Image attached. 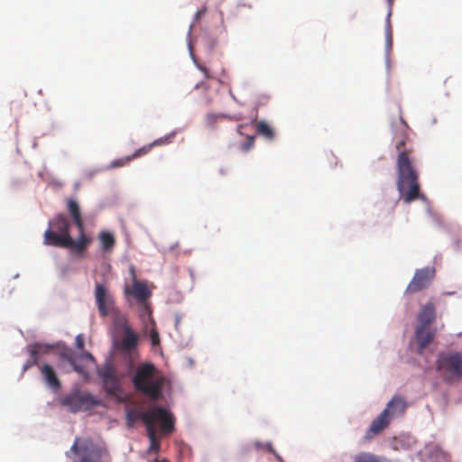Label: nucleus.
Here are the masks:
<instances>
[{
  "label": "nucleus",
  "mask_w": 462,
  "mask_h": 462,
  "mask_svg": "<svg viewBox=\"0 0 462 462\" xmlns=\"http://www.w3.org/2000/svg\"><path fill=\"white\" fill-rule=\"evenodd\" d=\"M408 126L402 120V134L395 137V149L398 152L396 167V186L399 191V199L409 204L421 197L419 183V173L413 165V149L407 147L409 139Z\"/></svg>",
  "instance_id": "1"
},
{
  "label": "nucleus",
  "mask_w": 462,
  "mask_h": 462,
  "mask_svg": "<svg viewBox=\"0 0 462 462\" xmlns=\"http://www.w3.org/2000/svg\"><path fill=\"white\" fill-rule=\"evenodd\" d=\"M91 241V237L82 233H79L77 239L72 238L69 234V222L63 214H58L50 220L49 228L44 232L46 245L69 248L78 254H82Z\"/></svg>",
  "instance_id": "2"
},
{
  "label": "nucleus",
  "mask_w": 462,
  "mask_h": 462,
  "mask_svg": "<svg viewBox=\"0 0 462 462\" xmlns=\"http://www.w3.org/2000/svg\"><path fill=\"white\" fill-rule=\"evenodd\" d=\"M132 383L136 392L152 401H157L162 396L164 378L159 374L153 364L145 363L137 367Z\"/></svg>",
  "instance_id": "3"
},
{
  "label": "nucleus",
  "mask_w": 462,
  "mask_h": 462,
  "mask_svg": "<svg viewBox=\"0 0 462 462\" xmlns=\"http://www.w3.org/2000/svg\"><path fill=\"white\" fill-rule=\"evenodd\" d=\"M152 424L159 423L160 430L162 435H171L175 430V418L174 416L165 408L162 406H152L145 412H140L135 409H130L126 411V426L131 429L134 423L141 420L146 426V419Z\"/></svg>",
  "instance_id": "4"
},
{
  "label": "nucleus",
  "mask_w": 462,
  "mask_h": 462,
  "mask_svg": "<svg viewBox=\"0 0 462 462\" xmlns=\"http://www.w3.org/2000/svg\"><path fill=\"white\" fill-rule=\"evenodd\" d=\"M407 407V402L402 396L394 395L379 415L372 420L364 436V440L365 442L371 441L390 425L392 420L403 416Z\"/></svg>",
  "instance_id": "5"
},
{
  "label": "nucleus",
  "mask_w": 462,
  "mask_h": 462,
  "mask_svg": "<svg viewBox=\"0 0 462 462\" xmlns=\"http://www.w3.org/2000/svg\"><path fill=\"white\" fill-rule=\"evenodd\" d=\"M75 456L74 462H109L110 455L103 441H95L90 438L77 437L70 448Z\"/></svg>",
  "instance_id": "6"
},
{
  "label": "nucleus",
  "mask_w": 462,
  "mask_h": 462,
  "mask_svg": "<svg viewBox=\"0 0 462 462\" xmlns=\"http://www.w3.org/2000/svg\"><path fill=\"white\" fill-rule=\"evenodd\" d=\"M435 368L445 383H459L462 380V352L440 351L437 356Z\"/></svg>",
  "instance_id": "7"
},
{
  "label": "nucleus",
  "mask_w": 462,
  "mask_h": 462,
  "mask_svg": "<svg viewBox=\"0 0 462 462\" xmlns=\"http://www.w3.org/2000/svg\"><path fill=\"white\" fill-rule=\"evenodd\" d=\"M100 401L93 394L80 390L72 391L61 400V404L67 407L71 412H78L81 410L88 411L100 405Z\"/></svg>",
  "instance_id": "8"
},
{
  "label": "nucleus",
  "mask_w": 462,
  "mask_h": 462,
  "mask_svg": "<svg viewBox=\"0 0 462 462\" xmlns=\"http://www.w3.org/2000/svg\"><path fill=\"white\" fill-rule=\"evenodd\" d=\"M95 300L98 312L101 317L114 316V322L119 316H124L116 307V302L112 293L102 283H96Z\"/></svg>",
  "instance_id": "9"
},
{
  "label": "nucleus",
  "mask_w": 462,
  "mask_h": 462,
  "mask_svg": "<svg viewBox=\"0 0 462 462\" xmlns=\"http://www.w3.org/2000/svg\"><path fill=\"white\" fill-rule=\"evenodd\" d=\"M435 277L433 267H425L415 271L414 275L406 287L405 292L413 294L427 289Z\"/></svg>",
  "instance_id": "10"
},
{
  "label": "nucleus",
  "mask_w": 462,
  "mask_h": 462,
  "mask_svg": "<svg viewBox=\"0 0 462 462\" xmlns=\"http://www.w3.org/2000/svg\"><path fill=\"white\" fill-rule=\"evenodd\" d=\"M97 374L101 378L104 388L108 395H116L121 390L116 370L111 363H106L104 366L97 371Z\"/></svg>",
  "instance_id": "11"
},
{
  "label": "nucleus",
  "mask_w": 462,
  "mask_h": 462,
  "mask_svg": "<svg viewBox=\"0 0 462 462\" xmlns=\"http://www.w3.org/2000/svg\"><path fill=\"white\" fill-rule=\"evenodd\" d=\"M131 272L133 275H134V270L133 268ZM125 294L126 296H133L139 303L143 304L144 310L149 314L151 313V310L146 301L152 296V291L149 290L145 282L138 281L135 276H134L133 284L131 287H125Z\"/></svg>",
  "instance_id": "12"
},
{
  "label": "nucleus",
  "mask_w": 462,
  "mask_h": 462,
  "mask_svg": "<svg viewBox=\"0 0 462 462\" xmlns=\"http://www.w3.org/2000/svg\"><path fill=\"white\" fill-rule=\"evenodd\" d=\"M115 325L120 327L124 331V336L119 343L120 349L125 352H130L135 348L138 343V337L127 323L126 317L119 316L115 321Z\"/></svg>",
  "instance_id": "13"
},
{
  "label": "nucleus",
  "mask_w": 462,
  "mask_h": 462,
  "mask_svg": "<svg viewBox=\"0 0 462 462\" xmlns=\"http://www.w3.org/2000/svg\"><path fill=\"white\" fill-rule=\"evenodd\" d=\"M41 376L48 388L53 392H58L61 388V382L54 367L49 364L38 365Z\"/></svg>",
  "instance_id": "14"
},
{
  "label": "nucleus",
  "mask_w": 462,
  "mask_h": 462,
  "mask_svg": "<svg viewBox=\"0 0 462 462\" xmlns=\"http://www.w3.org/2000/svg\"><path fill=\"white\" fill-rule=\"evenodd\" d=\"M435 330L430 327L417 326L415 338L418 344V353L422 354L424 349L433 341Z\"/></svg>",
  "instance_id": "15"
},
{
  "label": "nucleus",
  "mask_w": 462,
  "mask_h": 462,
  "mask_svg": "<svg viewBox=\"0 0 462 462\" xmlns=\"http://www.w3.org/2000/svg\"><path fill=\"white\" fill-rule=\"evenodd\" d=\"M435 319H436L435 306L431 301H430V302L426 303L420 310V312L417 316V320H418L417 326L430 327V325L435 321Z\"/></svg>",
  "instance_id": "16"
},
{
  "label": "nucleus",
  "mask_w": 462,
  "mask_h": 462,
  "mask_svg": "<svg viewBox=\"0 0 462 462\" xmlns=\"http://www.w3.org/2000/svg\"><path fill=\"white\" fill-rule=\"evenodd\" d=\"M67 208L73 223L78 228L79 233L86 234L84 221L81 216L79 203L73 199H69L67 200Z\"/></svg>",
  "instance_id": "17"
},
{
  "label": "nucleus",
  "mask_w": 462,
  "mask_h": 462,
  "mask_svg": "<svg viewBox=\"0 0 462 462\" xmlns=\"http://www.w3.org/2000/svg\"><path fill=\"white\" fill-rule=\"evenodd\" d=\"M146 419V434L149 439V447L146 450L147 454H158L161 451V439L157 436V432L155 430L156 424H152L148 420V418Z\"/></svg>",
  "instance_id": "18"
},
{
  "label": "nucleus",
  "mask_w": 462,
  "mask_h": 462,
  "mask_svg": "<svg viewBox=\"0 0 462 462\" xmlns=\"http://www.w3.org/2000/svg\"><path fill=\"white\" fill-rule=\"evenodd\" d=\"M147 149H148V147H142V148L136 150L131 155L116 159V160H114L113 162H110V164H109V166L107 168L108 169H115V168H118V167H124V166L127 165L132 160L147 154Z\"/></svg>",
  "instance_id": "19"
},
{
  "label": "nucleus",
  "mask_w": 462,
  "mask_h": 462,
  "mask_svg": "<svg viewBox=\"0 0 462 462\" xmlns=\"http://www.w3.org/2000/svg\"><path fill=\"white\" fill-rule=\"evenodd\" d=\"M83 359H87V360H89V361L95 363L94 356L90 353L87 352V353H84V354L79 356L75 359L74 364H72L70 366L72 367L73 371L77 372L79 374H80L84 378L88 379L89 376L88 372L87 371L85 366L79 363V361L83 360Z\"/></svg>",
  "instance_id": "20"
},
{
  "label": "nucleus",
  "mask_w": 462,
  "mask_h": 462,
  "mask_svg": "<svg viewBox=\"0 0 462 462\" xmlns=\"http://www.w3.org/2000/svg\"><path fill=\"white\" fill-rule=\"evenodd\" d=\"M98 240L103 252H111L115 247L116 239L109 231H101L98 235Z\"/></svg>",
  "instance_id": "21"
},
{
  "label": "nucleus",
  "mask_w": 462,
  "mask_h": 462,
  "mask_svg": "<svg viewBox=\"0 0 462 462\" xmlns=\"http://www.w3.org/2000/svg\"><path fill=\"white\" fill-rule=\"evenodd\" d=\"M255 132L258 135L272 141L275 137V131L273 128L264 121H258L254 123Z\"/></svg>",
  "instance_id": "22"
},
{
  "label": "nucleus",
  "mask_w": 462,
  "mask_h": 462,
  "mask_svg": "<svg viewBox=\"0 0 462 462\" xmlns=\"http://www.w3.org/2000/svg\"><path fill=\"white\" fill-rule=\"evenodd\" d=\"M53 349V346L49 344L36 342L27 346V352L29 355H35L39 358L50 353Z\"/></svg>",
  "instance_id": "23"
},
{
  "label": "nucleus",
  "mask_w": 462,
  "mask_h": 462,
  "mask_svg": "<svg viewBox=\"0 0 462 462\" xmlns=\"http://www.w3.org/2000/svg\"><path fill=\"white\" fill-rule=\"evenodd\" d=\"M355 462H391L384 457L376 456L370 452H361L355 456Z\"/></svg>",
  "instance_id": "24"
},
{
  "label": "nucleus",
  "mask_w": 462,
  "mask_h": 462,
  "mask_svg": "<svg viewBox=\"0 0 462 462\" xmlns=\"http://www.w3.org/2000/svg\"><path fill=\"white\" fill-rule=\"evenodd\" d=\"M174 135H175L174 133L170 134L169 135L161 137V138L153 141L152 143H151L147 145H144L143 147H148V149H147V153H148L152 150V148L154 146L166 145V144H169L170 143H171Z\"/></svg>",
  "instance_id": "25"
},
{
  "label": "nucleus",
  "mask_w": 462,
  "mask_h": 462,
  "mask_svg": "<svg viewBox=\"0 0 462 462\" xmlns=\"http://www.w3.org/2000/svg\"><path fill=\"white\" fill-rule=\"evenodd\" d=\"M78 356H76L74 355V353L70 349H66V350L61 351L60 353V363L67 362L69 365L74 364V361H75V359Z\"/></svg>",
  "instance_id": "26"
},
{
  "label": "nucleus",
  "mask_w": 462,
  "mask_h": 462,
  "mask_svg": "<svg viewBox=\"0 0 462 462\" xmlns=\"http://www.w3.org/2000/svg\"><path fill=\"white\" fill-rule=\"evenodd\" d=\"M229 119L228 115L226 114H208L206 116L207 124L208 126L213 127L217 120Z\"/></svg>",
  "instance_id": "27"
},
{
  "label": "nucleus",
  "mask_w": 462,
  "mask_h": 462,
  "mask_svg": "<svg viewBox=\"0 0 462 462\" xmlns=\"http://www.w3.org/2000/svg\"><path fill=\"white\" fill-rule=\"evenodd\" d=\"M42 364H39V357L35 356V355H30V358L25 362V364L23 366V371L25 372L29 368L32 366L41 365Z\"/></svg>",
  "instance_id": "28"
},
{
  "label": "nucleus",
  "mask_w": 462,
  "mask_h": 462,
  "mask_svg": "<svg viewBox=\"0 0 462 462\" xmlns=\"http://www.w3.org/2000/svg\"><path fill=\"white\" fill-rule=\"evenodd\" d=\"M254 134H248L246 137V142L243 144H241V149L244 152L249 151L254 146Z\"/></svg>",
  "instance_id": "29"
},
{
  "label": "nucleus",
  "mask_w": 462,
  "mask_h": 462,
  "mask_svg": "<svg viewBox=\"0 0 462 462\" xmlns=\"http://www.w3.org/2000/svg\"><path fill=\"white\" fill-rule=\"evenodd\" d=\"M150 337L152 340V344L153 346L158 345L160 343V336L156 329L152 328L151 330Z\"/></svg>",
  "instance_id": "30"
},
{
  "label": "nucleus",
  "mask_w": 462,
  "mask_h": 462,
  "mask_svg": "<svg viewBox=\"0 0 462 462\" xmlns=\"http://www.w3.org/2000/svg\"><path fill=\"white\" fill-rule=\"evenodd\" d=\"M206 7L198 10L195 14V21L198 22L206 14Z\"/></svg>",
  "instance_id": "31"
},
{
  "label": "nucleus",
  "mask_w": 462,
  "mask_h": 462,
  "mask_svg": "<svg viewBox=\"0 0 462 462\" xmlns=\"http://www.w3.org/2000/svg\"><path fill=\"white\" fill-rule=\"evenodd\" d=\"M76 344H77L78 348H79V349L84 348V340L80 336H77Z\"/></svg>",
  "instance_id": "32"
},
{
  "label": "nucleus",
  "mask_w": 462,
  "mask_h": 462,
  "mask_svg": "<svg viewBox=\"0 0 462 462\" xmlns=\"http://www.w3.org/2000/svg\"><path fill=\"white\" fill-rule=\"evenodd\" d=\"M266 448L272 452L275 457L276 458L279 460V461H282V457L274 451V449L273 448L272 445L271 444H267L266 445Z\"/></svg>",
  "instance_id": "33"
},
{
  "label": "nucleus",
  "mask_w": 462,
  "mask_h": 462,
  "mask_svg": "<svg viewBox=\"0 0 462 462\" xmlns=\"http://www.w3.org/2000/svg\"><path fill=\"white\" fill-rule=\"evenodd\" d=\"M244 128H246V126H242V125H240V126L238 127V129H237V132H238L240 134H243V133H242V129H244Z\"/></svg>",
  "instance_id": "34"
},
{
  "label": "nucleus",
  "mask_w": 462,
  "mask_h": 462,
  "mask_svg": "<svg viewBox=\"0 0 462 462\" xmlns=\"http://www.w3.org/2000/svg\"><path fill=\"white\" fill-rule=\"evenodd\" d=\"M179 246V243H176L175 245L171 246V250H173L174 248Z\"/></svg>",
  "instance_id": "35"
},
{
  "label": "nucleus",
  "mask_w": 462,
  "mask_h": 462,
  "mask_svg": "<svg viewBox=\"0 0 462 462\" xmlns=\"http://www.w3.org/2000/svg\"><path fill=\"white\" fill-rule=\"evenodd\" d=\"M387 40H388V42L391 43V42H392V34L391 33L388 34Z\"/></svg>",
  "instance_id": "36"
},
{
  "label": "nucleus",
  "mask_w": 462,
  "mask_h": 462,
  "mask_svg": "<svg viewBox=\"0 0 462 462\" xmlns=\"http://www.w3.org/2000/svg\"><path fill=\"white\" fill-rule=\"evenodd\" d=\"M390 7L393 5V0H388Z\"/></svg>",
  "instance_id": "37"
}]
</instances>
